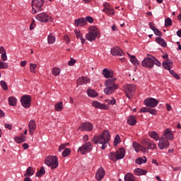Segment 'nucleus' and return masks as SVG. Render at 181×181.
I'll return each mask as SVG.
<instances>
[{
	"label": "nucleus",
	"instance_id": "nucleus-1",
	"mask_svg": "<svg viewBox=\"0 0 181 181\" xmlns=\"http://www.w3.org/2000/svg\"><path fill=\"white\" fill-rule=\"evenodd\" d=\"M111 139V134H110V132L108 130H105L99 136H93L92 141L95 145L100 144L102 145L101 149H107V146L110 145V140Z\"/></svg>",
	"mask_w": 181,
	"mask_h": 181
},
{
	"label": "nucleus",
	"instance_id": "nucleus-2",
	"mask_svg": "<svg viewBox=\"0 0 181 181\" xmlns=\"http://www.w3.org/2000/svg\"><path fill=\"white\" fill-rule=\"evenodd\" d=\"M115 81H117V78H109L105 81V88L104 89L105 94L110 95L118 88V84L115 83Z\"/></svg>",
	"mask_w": 181,
	"mask_h": 181
},
{
	"label": "nucleus",
	"instance_id": "nucleus-3",
	"mask_svg": "<svg viewBox=\"0 0 181 181\" xmlns=\"http://www.w3.org/2000/svg\"><path fill=\"white\" fill-rule=\"evenodd\" d=\"M125 148H119L117 151H112L109 153L108 158L110 160L113 162H117V160H120V159H124L125 158Z\"/></svg>",
	"mask_w": 181,
	"mask_h": 181
},
{
	"label": "nucleus",
	"instance_id": "nucleus-4",
	"mask_svg": "<svg viewBox=\"0 0 181 181\" xmlns=\"http://www.w3.org/2000/svg\"><path fill=\"white\" fill-rule=\"evenodd\" d=\"M89 32L86 35V40L88 42H94L98 36H100V30L95 26H90L88 28Z\"/></svg>",
	"mask_w": 181,
	"mask_h": 181
},
{
	"label": "nucleus",
	"instance_id": "nucleus-5",
	"mask_svg": "<svg viewBox=\"0 0 181 181\" xmlns=\"http://www.w3.org/2000/svg\"><path fill=\"white\" fill-rule=\"evenodd\" d=\"M45 163L51 169H57L59 168V158L54 156H49L45 158Z\"/></svg>",
	"mask_w": 181,
	"mask_h": 181
},
{
	"label": "nucleus",
	"instance_id": "nucleus-6",
	"mask_svg": "<svg viewBox=\"0 0 181 181\" xmlns=\"http://www.w3.org/2000/svg\"><path fill=\"white\" fill-rule=\"evenodd\" d=\"M45 0H33L32 1V13H37L43 9Z\"/></svg>",
	"mask_w": 181,
	"mask_h": 181
},
{
	"label": "nucleus",
	"instance_id": "nucleus-7",
	"mask_svg": "<svg viewBox=\"0 0 181 181\" xmlns=\"http://www.w3.org/2000/svg\"><path fill=\"white\" fill-rule=\"evenodd\" d=\"M141 144L143 145H145L146 148H143V152H148L149 149H156V144H155V141H151L149 139H144L141 140Z\"/></svg>",
	"mask_w": 181,
	"mask_h": 181
},
{
	"label": "nucleus",
	"instance_id": "nucleus-8",
	"mask_svg": "<svg viewBox=\"0 0 181 181\" xmlns=\"http://www.w3.org/2000/svg\"><path fill=\"white\" fill-rule=\"evenodd\" d=\"M136 86L134 84H126L124 86V91L127 95V98H132V95L135 94Z\"/></svg>",
	"mask_w": 181,
	"mask_h": 181
},
{
	"label": "nucleus",
	"instance_id": "nucleus-9",
	"mask_svg": "<svg viewBox=\"0 0 181 181\" xmlns=\"http://www.w3.org/2000/svg\"><path fill=\"white\" fill-rule=\"evenodd\" d=\"M92 151L93 144L90 141L85 143L83 145L78 148V152H79L81 155H86V153H88V152H91Z\"/></svg>",
	"mask_w": 181,
	"mask_h": 181
},
{
	"label": "nucleus",
	"instance_id": "nucleus-10",
	"mask_svg": "<svg viewBox=\"0 0 181 181\" xmlns=\"http://www.w3.org/2000/svg\"><path fill=\"white\" fill-rule=\"evenodd\" d=\"M141 66L146 69H153V56L147 54V57L141 62Z\"/></svg>",
	"mask_w": 181,
	"mask_h": 181
},
{
	"label": "nucleus",
	"instance_id": "nucleus-11",
	"mask_svg": "<svg viewBox=\"0 0 181 181\" xmlns=\"http://www.w3.org/2000/svg\"><path fill=\"white\" fill-rule=\"evenodd\" d=\"M35 19L38 22H42V23H47V22H53V18L47 15L46 13H40L35 16Z\"/></svg>",
	"mask_w": 181,
	"mask_h": 181
},
{
	"label": "nucleus",
	"instance_id": "nucleus-12",
	"mask_svg": "<svg viewBox=\"0 0 181 181\" xmlns=\"http://www.w3.org/2000/svg\"><path fill=\"white\" fill-rule=\"evenodd\" d=\"M32 98L29 95H24L21 98V103L23 108H30Z\"/></svg>",
	"mask_w": 181,
	"mask_h": 181
},
{
	"label": "nucleus",
	"instance_id": "nucleus-13",
	"mask_svg": "<svg viewBox=\"0 0 181 181\" xmlns=\"http://www.w3.org/2000/svg\"><path fill=\"white\" fill-rule=\"evenodd\" d=\"M158 141L159 142L158 146L160 151H163V149H168V148L170 146V143H169V141L165 139L163 136H160V139Z\"/></svg>",
	"mask_w": 181,
	"mask_h": 181
},
{
	"label": "nucleus",
	"instance_id": "nucleus-14",
	"mask_svg": "<svg viewBox=\"0 0 181 181\" xmlns=\"http://www.w3.org/2000/svg\"><path fill=\"white\" fill-rule=\"evenodd\" d=\"M159 104V102L153 98H148L144 100V105L146 107H150L151 108H155Z\"/></svg>",
	"mask_w": 181,
	"mask_h": 181
},
{
	"label": "nucleus",
	"instance_id": "nucleus-15",
	"mask_svg": "<svg viewBox=\"0 0 181 181\" xmlns=\"http://www.w3.org/2000/svg\"><path fill=\"white\" fill-rule=\"evenodd\" d=\"M94 126L90 122H84L82 123L80 127L78 128V131H93Z\"/></svg>",
	"mask_w": 181,
	"mask_h": 181
},
{
	"label": "nucleus",
	"instance_id": "nucleus-16",
	"mask_svg": "<svg viewBox=\"0 0 181 181\" xmlns=\"http://www.w3.org/2000/svg\"><path fill=\"white\" fill-rule=\"evenodd\" d=\"M104 176H105V170L104 168L100 167L95 174L96 180L101 181L104 179Z\"/></svg>",
	"mask_w": 181,
	"mask_h": 181
},
{
	"label": "nucleus",
	"instance_id": "nucleus-17",
	"mask_svg": "<svg viewBox=\"0 0 181 181\" xmlns=\"http://www.w3.org/2000/svg\"><path fill=\"white\" fill-rule=\"evenodd\" d=\"M161 136H163L164 139L167 141H173V138H175L173 133H172L170 129H166Z\"/></svg>",
	"mask_w": 181,
	"mask_h": 181
},
{
	"label": "nucleus",
	"instance_id": "nucleus-18",
	"mask_svg": "<svg viewBox=\"0 0 181 181\" xmlns=\"http://www.w3.org/2000/svg\"><path fill=\"white\" fill-rule=\"evenodd\" d=\"M104 8L103 9V12H105L106 15H115V11H114V8H111L110 4H103Z\"/></svg>",
	"mask_w": 181,
	"mask_h": 181
},
{
	"label": "nucleus",
	"instance_id": "nucleus-19",
	"mask_svg": "<svg viewBox=\"0 0 181 181\" xmlns=\"http://www.w3.org/2000/svg\"><path fill=\"white\" fill-rule=\"evenodd\" d=\"M112 56H125V53L119 47H115L110 50Z\"/></svg>",
	"mask_w": 181,
	"mask_h": 181
},
{
	"label": "nucleus",
	"instance_id": "nucleus-20",
	"mask_svg": "<svg viewBox=\"0 0 181 181\" xmlns=\"http://www.w3.org/2000/svg\"><path fill=\"white\" fill-rule=\"evenodd\" d=\"M102 74L105 78H114V71L108 68H105Z\"/></svg>",
	"mask_w": 181,
	"mask_h": 181
},
{
	"label": "nucleus",
	"instance_id": "nucleus-21",
	"mask_svg": "<svg viewBox=\"0 0 181 181\" xmlns=\"http://www.w3.org/2000/svg\"><path fill=\"white\" fill-rule=\"evenodd\" d=\"M92 106L94 107V108H98V110H108V105L101 103L97 100L92 103Z\"/></svg>",
	"mask_w": 181,
	"mask_h": 181
},
{
	"label": "nucleus",
	"instance_id": "nucleus-22",
	"mask_svg": "<svg viewBox=\"0 0 181 181\" xmlns=\"http://www.w3.org/2000/svg\"><path fill=\"white\" fill-rule=\"evenodd\" d=\"M36 127H37V125L35 119L30 120L28 124V129H29L30 135H33V134H35V131H36Z\"/></svg>",
	"mask_w": 181,
	"mask_h": 181
},
{
	"label": "nucleus",
	"instance_id": "nucleus-23",
	"mask_svg": "<svg viewBox=\"0 0 181 181\" xmlns=\"http://www.w3.org/2000/svg\"><path fill=\"white\" fill-rule=\"evenodd\" d=\"M74 25L75 26H77V28H83V26H86V25H87V21L84 18H80L78 19L76 18L74 21Z\"/></svg>",
	"mask_w": 181,
	"mask_h": 181
},
{
	"label": "nucleus",
	"instance_id": "nucleus-24",
	"mask_svg": "<svg viewBox=\"0 0 181 181\" xmlns=\"http://www.w3.org/2000/svg\"><path fill=\"white\" fill-rule=\"evenodd\" d=\"M163 67L165 70H168V71L173 67V62L170 60L168 59L167 61L163 62Z\"/></svg>",
	"mask_w": 181,
	"mask_h": 181
},
{
	"label": "nucleus",
	"instance_id": "nucleus-25",
	"mask_svg": "<svg viewBox=\"0 0 181 181\" xmlns=\"http://www.w3.org/2000/svg\"><path fill=\"white\" fill-rule=\"evenodd\" d=\"M88 83H90V79L86 76H82L77 80L78 86H84V84H88Z\"/></svg>",
	"mask_w": 181,
	"mask_h": 181
},
{
	"label": "nucleus",
	"instance_id": "nucleus-26",
	"mask_svg": "<svg viewBox=\"0 0 181 181\" xmlns=\"http://www.w3.org/2000/svg\"><path fill=\"white\" fill-rule=\"evenodd\" d=\"M14 141L16 144H23V142H26V136L21 134L20 136H16Z\"/></svg>",
	"mask_w": 181,
	"mask_h": 181
},
{
	"label": "nucleus",
	"instance_id": "nucleus-27",
	"mask_svg": "<svg viewBox=\"0 0 181 181\" xmlns=\"http://www.w3.org/2000/svg\"><path fill=\"white\" fill-rule=\"evenodd\" d=\"M148 173V171L146 170L141 169V168H136L134 169V175L136 176H142L145 175Z\"/></svg>",
	"mask_w": 181,
	"mask_h": 181
},
{
	"label": "nucleus",
	"instance_id": "nucleus-28",
	"mask_svg": "<svg viewBox=\"0 0 181 181\" xmlns=\"http://www.w3.org/2000/svg\"><path fill=\"white\" fill-rule=\"evenodd\" d=\"M148 135L150 138H152V139H154V141H160V136L158 134V132L153 131L148 133Z\"/></svg>",
	"mask_w": 181,
	"mask_h": 181
},
{
	"label": "nucleus",
	"instance_id": "nucleus-29",
	"mask_svg": "<svg viewBox=\"0 0 181 181\" xmlns=\"http://www.w3.org/2000/svg\"><path fill=\"white\" fill-rule=\"evenodd\" d=\"M8 101L11 107H16V104H18V99L13 96H10L8 99Z\"/></svg>",
	"mask_w": 181,
	"mask_h": 181
},
{
	"label": "nucleus",
	"instance_id": "nucleus-30",
	"mask_svg": "<svg viewBox=\"0 0 181 181\" xmlns=\"http://www.w3.org/2000/svg\"><path fill=\"white\" fill-rule=\"evenodd\" d=\"M74 33H75L77 39H80L82 45H84V43L86 42V39H84V37H83V34L80 32V30H75Z\"/></svg>",
	"mask_w": 181,
	"mask_h": 181
},
{
	"label": "nucleus",
	"instance_id": "nucleus-31",
	"mask_svg": "<svg viewBox=\"0 0 181 181\" xmlns=\"http://www.w3.org/2000/svg\"><path fill=\"white\" fill-rule=\"evenodd\" d=\"M127 124L131 126L136 125V118L135 116H129L127 118Z\"/></svg>",
	"mask_w": 181,
	"mask_h": 181
},
{
	"label": "nucleus",
	"instance_id": "nucleus-32",
	"mask_svg": "<svg viewBox=\"0 0 181 181\" xmlns=\"http://www.w3.org/2000/svg\"><path fill=\"white\" fill-rule=\"evenodd\" d=\"M156 42L162 46V47H166L168 46L166 41H165V40L160 37H156Z\"/></svg>",
	"mask_w": 181,
	"mask_h": 181
},
{
	"label": "nucleus",
	"instance_id": "nucleus-33",
	"mask_svg": "<svg viewBox=\"0 0 181 181\" xmlns=\"http://www.w3.org/2000/svg\"><path fill=\"white\" fill-rule=\"evenodd\" d=\"M56 42V37L53 35V33H50L47 36L48 45H53Z\"/></svg>",
	"mask_w": 181,
	"mask_h": 181
},
{
	"label": "nucleus",
	"instance_id": "nucleus-34",
	"mask_svg": "<svg viewBox=\"0 0 181 181\" xmlns=\"http://www.w3.org/2000/svg\"><path fill=\"white\" fill-rule=\"evenodd\" d=\"M135 163H136V165H143V163H146V157L136 158Z\"/></svg>",
	"mask_w": 181,
	"mask_h": 181
},
{
	"label": "nucleus",
	"instance_id": "nucleus-35",
	"mask_svg": "<svg viewBox=\"0 0 181 181\" xmlns=\"http://www.w3.org/2000/svg\"><path fill=\"white\" fill-rule=\"evenodd\" d=\"M35 175V170L30 166L27 168L26 173L24 176H33Z\"/></svg>",
	"mask_w": 181,
	"mask_h": 181
},
{
	"label": "nucleus",
	"instance_id": "nucleus-36",
	"mask_svg": "<svg viewBox=\"0 0 181 181\" xmlns=\"http://www.w3.org/2000/svg\"><path fill=\"white\" fill-rule=\"evenodd\" d=\"M87 94H88V97H91L92 98H94L98 95L97 94V92H95V90H94L93 89H88L87 90Z\"/></svg>",
	"mask_w": 181,
	"mask_h": 181
},
{
	"label": "nucleus",
	"instance_id": "nucleus-37",
	"mask_svg": "<svg viewBox=\"0 0 181 181\" xmlns=\"http://www.w3.org/2000/svg\"><path fill=\"white\" fill-rule=\"evenodd\" d=\"M54 110L57 112H60V111L63 110V102H59L58 103H56L54 106Z\"/></svg>",
	"mask_w": 181,
	"mask_h": 181
},
{
	"label": "nucleus",
	"instance_id": "nucleus-38",
	"mask_svg": "<svg viewBox=\"0 0 181 181\" xmlns=\"http://www.w3.org/2000/svg\"><path fill=\"white\" fill-rule=\"evenodd\" d=\"M130 62L134 64V66H139V61L135 57V56L132 55L130 57Z\"/></svg>",
	"mask_w": 181,
	"mask_h": 181
},
{
	"label": "nucleus",
	"instance_id": "nucleus-39",
	"mask_svg": "<svg viewBox=\"0 0 181 181\" xmlns=\"http://www.w3.org/2000/svg\"><path fill=\"white\" fill-rule=\"evenodd\" d=\"M45 173H46V170H45V168L41 167L40 169L37 172L36 176H37V177H42V176H43Z\"/></svg>",
	"mask_w": 181,
	"mask_h": 181
},
{
	"label": "nucleus",
	"instance_id": "nucleus-40",
	"mask_svg": "<svg viewBox=\"0 0 181 181\" xmlns=\"http://www.w3.org/2000/svg\"><path fill=\"white\" fill-rule=\"evenodd\" d=\"M124 181H135V177L132 174H127L124 175Z\"/></svg>",
	"mask_w": 181,
	"mask_h": 181
},
{
	"label": "nucleus",
	"instance_id": "nucleus-41",
	"mask_svg": "<svg viewBox=\"0 0 181 181\" xmlns=\"http://www.w3.org/2000/svg\"><path fill=\"white\" fill-rule=\"evenodd\" d=\"M52 74L53 76H59L60 74V72L62 71V69L59 67H55L52 69Z\"/></svg>",
	"mask_w": 181,
	"mask_h": 181
},
{
	"label": "nucleus",
	"instance_id": "nucleus-42",
	"mask_svg": "<svg viewBox=\"0 0 181 181\" xmlns=\"http://www.w3.org/2000/svg\"><path fill=\"white\" fill-rule=\"evenodd\" d=\"M132 146L135 152H138L139 151H141V144H138L137 142H133Z\"/></svg>",
	"mask_w": 181,
	"mask_h": 181
},
{
	"label": "nucleus",
	"instance_id": "nucleus-43",
	"mask_svg": "<svg viewBox=\"0 0 181 181\" xmlns=\"http://www.w3.org/2000/svg\"><path fill=\"white\" fill-rule=\"evenodd\" d=\"M157 66L158 67H160L162 66V63H160V61L158 60L156 57H153V66Z\"/></svg>",
	"mask_w": 181,
	"mask_h": 181
},
{
	"label": "nucleus",
	"instance_id": "nucleus-44",
	"mask_svg": "<svg viewBox=\"0 0 181 181\" xmlns=\"http://www.w3.org/2000/svg\"><path fill=\"white\" fill-rule=\"evenodd\" d=\"M71 153V151H70V148H66L64 149V151L62 152V156L63 158H67L69 155Z\"/></svg>",
	"mask_w": 181,
	"mask_h": 181
},
{
	"label": "nucleus",
	"instance_id": "nucleus-45",
	"mask_svg": "<svg viewBox=\"0 0 181 181\" xmlns=\"http://www.w3.org/2000/svg\"><path fill=\"white\" fill-rule=\"evenodd\" d=\"M105 101L108 104V105H115V103H117L114 98H111L110 99H106Z\"/></svg>",
	"mask_w": 181,
	"mask_h": 181
},
{
	"label": "nucleus",
	"instance_id": "nucleus-46",
	"mask_svg": "<svg viewBox=\"0 0 181 181\" xmlns=\"http://www.w3.org/2000/svg\"><path fill=\"white\" fill-rule=\"evenodd\" d=\"M0 86L4 90V91H8V84L5 81H0Z\"/></svg>",
	"mask_w": 181,
	"mask_h": 181
},
{
	"label": "nucleus",
	"instance_id": "nucleus-47",
	"mask_svg": "<svg viewBox=\"0 0 181 181\" xmlns=\"http://www.w3.org/2000/svg\"><path fill=\"white\" fill-rule=\"evenodd\" d=\"M36 67H37V64L33 63L30 64V70L31 73H36Z\"/></svg>",
	"mask_w": 181,
	"mask_h": 181
},
{
	"label": "nucleus",
	"instance_id": "nucleus-48",
	"mask_svg": "<svg viewBox=\"0 0 181 181\" xmlns=\"http://www.w3.org/2000/svg\"><path fill=\"white\" fill-rule=\"evenodd\" d=\"M170 74L174 77V78H176L177 80H180V76H179V74H176L175 71L170 69Z\"/></svg>",
	"mask_w": 181,
	"mask_h": 181
},
{
	"label": "nucleus",
	"instance_id": "nucleus-49",
	"mask_svg": "<svg viewBox=\"0 0 181 181\" xmlns=\"http://www.w3.org/2000/svg\"><path fill=\"white\" fill-rule=\"evenodd\" d=\"M119 141H121V137H119V135L117 134L115 136V140H114V145L115 146H117L118 144H119Z\"/></svg>",
	"mask_w": 181,
	"mask_h": 181
},
{
	"label": "nucleus",
	"instance_id": "nucleus-50",
	"mask_svg": "<svg viewBox=\"0 0 181 181\" xmlns=\"http://www.w3.org/2000/svg\"><path fill=\"white\" fill-rule=\"evenodd\" d=\"M165 26L166 28L172 26V19H170V18H168L165 20Z\"/></svg>",
	"mask_w": 181,
	"mask_h": 181
},
{
	"label": "nucleus",
	"instance_id": "nucleus-51",
	"mask_svg": "<svg viewBox=\"0 0 181 181\" xmlns=\"http://www.w3.org/2000/svg\"><path fill=\"white\" fill-rule=\"evenodd\" d=\"M8 67H9V66L8 65L7 63L0 61V69H8Z\"/></svg>",
	"mask_w": 181,
	"mask_h": 181
},
{
	"label": "nucleus",
	"instance_id": "nucleus-52",
	"mask_svg": "<svg viewBox=\"0 0 181 181\" xmlns=\"http://www.w3.org/2000/svg\"><path fill=\"white\" fill-rule=\"evenodd\" d=\"M85 21L89 23H93V22H94V18H93L91 16H86Z\"/></svg>",
	"mask_w": 181,
	"mask_h": 181
},
{
	"label": "nucleus",
	"instance_id": "nucleus-53",
	"mask_svg": "<svg viewBox=\"0 0 181 181\" xmlns=\"http://www.w3.org/2000/svg\"><path fill=\"white\" fill-rule=\"evenodd\" d=\"M154 33V34L156 35V36H160V35H162V33H160V31L159 30V29L158 28H155L154 30L153 31Z\"/></svg>",
	"mask_w": 181,
	"mask_h": 181
},
{
	"label": "nucleus",
	"instance_id": "nucleus-54",
	"mask_svg": "<svg viewBox=\"0 0 181 181\" xmlns=\"http://www.w3.org/2000/svg\"><path fill=\"white\" fill-rule=\"evenodd\" d=\"M76 62H77V61H76V59H71V60L69 61V62H68V65H69V66H74V64H76Z\"/></svg>",
	"mask_w": 181,
	"mask_h": 181
},
{
	"label": "nucleus",
	"instance_id": "nucleus-55",
	"mask_svg": "<svg viewBox=\"0 0 181 181\" xmlns=\"http://www.w3.org/2000/svg\"><path fill=\"white\" fill-rule=\"evenodd\" d=\"M1 60H3V62H6L8 60V56H6V52L5 54H1Z\"/></svg>",
	"mask_w": 181,
	"mask_h": 181
},
{
	"label": "nucleus",
	"instance_id": "nucleus-56",
	"mask_svg": "<svg viewBox=\"0 0 181 181\" xmlns=\"http://www.w3.org/2000/svg\"><path fill=\"white\" fill-rule=\"evenodd\" d=\"M148 26L150 29H151V30L153 31L156 28V27L155 26V24L152 22L148 23Z\"/></svg>",
	"mask_w": 181,
	"mask_h": 181
},
{
	"label": "nucleus",
	"instance_id": "nucleus-57",
	"mask_svg": "<svg viewBox=\"0 0 181 181\" xmlns=\"http://www.w3.org/2000/svg\"><path fill=\"white\" fill-rule=\"evenodd\" d=\"M4 128H6V129H9V131H11L12 129V124H4Z\"/></svg>",
	"mask_w": 181,
	"mask_h": 181
},
{
	"label": "nucleus",
	"instance_id": "nucleus-58",
	"mask_svg": "<svg viewBox=\"0 0 181 181\" xmlns=\"http://www.w3.org/2000/svg\"><path fill=\"white\" fill-rule=\"evenodd\" d=\"M148 112L151 114V115H156V110L155 109H149Z\"/></svg>",
	"mask_w": 181,
	"mask_h": 181
},
{
	"label": "nucleus",
	"instance_id": "nucleus-59",
	"mask_svg": "<svg viewBox=\"0 0 181 181\" xmlns=\"http://www.w3.org/2000/svg\"><path fill=\"white\" fill-rule=\"evenodd\" d=\"M140 112H149V108L143 107L140 110Z\"/></svg>",
	"mask_w": 181,
	"mask_h": 181
},
{
	"label": "nucleus",
	"instance_id": "nucleus-60",
	"mask_svg": "<svg viewBox=\"0 0 181 181\" xmlns=\"http://www.w3.org/2000/svg\"><path fill=\"white\" fill-rule=\"evenodd\" d=\"M6 53V50L4 48V46L0 47V54Z\"/></svg>",
	"mask_w": 181,
	"mask_h": 181
},
{
	"label": "nucleus",
	"instance_id": "nucleus-61",
	"mask_svg": "<svg viewBox=\"0 0 181 181\" xmlns=\"http://www.w3.org/2000/svg\"><path fill=\"white\" fill-rule=\"evenodd\" d=\"M64 148H66V145L61 144L59 147V152H62L63 151V149H64Z\"/></svg>",
	"mask_w": 181,
	"mask_h": 181
},
{
	"label": "nucleus",
	"instance_id": "nucleus-62",
	"mask_svg": "<svg viewBox=\"0 0 181 181\" xmlns=\"http://www.w3.org/2000/svg\"><path fill=\"white\" fill-rule=\"evenodd\" d=\"M26 64H28V62L26 61H21L20 63V65L21 66V67H25Z\"/></svg>",
	"mask_w": 181,
	"mask_h": 181
},
{
	"label": "nucleus",
	"instance_id": "nucleus-63",
	"mask_svg": "<svg viewBox=\"0 0 181 181\" xmlns=\"http://www.w3.org/2000/svg\"><path fill=\"white\" fill-rule=\"evenodd\" d=\"M64 40L66 43H69V42H70V38H69L67 35H65V36H64Z\"/></svg>",
	"mask_w": 181,
	"mask_h": 181
},
{
	"label": "nucleus",
	"instance_id": "nucleus-64",
	"mask_svg": "<svg viewBox=\"0 0 181 181\" xmlns=\"http://www.w3.org/2000/svg\"><path fill=\"white\" fill-rule=\"evenodd\" d=\"M177 35L178 36V37H181V30L177 31Z\"/></svg>",
	"mask_w": 181,
	"mask_h": 181
}]
</instances>
